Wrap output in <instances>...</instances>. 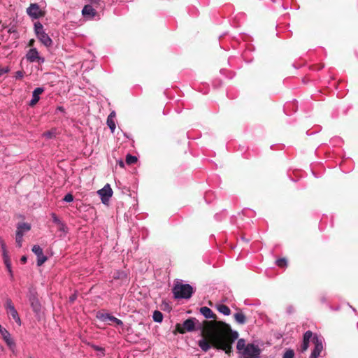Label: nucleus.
Listing matches in <instances>:
<instances>
[{"instance_id": "8fccbe9b", "label": "nucleus", "mask_w": 358, "mask_h": 358, "mask_svg": "<svg viewBox=\"0 0 358 358\" xmlns=\"http://www.w3.org/2000/svg\"><path fill=\"white\" fill-rule=\"evenodd\" d=\"M75 299L74 297H71V301H73Z\"/></svg>"}, {"instance_id": "f8f14e48", "label": "nucleus", "mask_w": 358, "mask_h": 358, "mask_svg": "<svg viewBox=\"0 0 358 358\" xmlns=\"http://www.w3.org/2000/svg\"><path fill=\"white\" fill-rule=\"evenodd\" d=\"M82 15L85 20H91L97 15V12L92 5L87 4L82 10Z\"/></svg>"}, {"instance_id": "9b49d317", "label": "nucleus", "mask_w": 358, "mask_h": 358, "mask_svg": "<svg viewBox=\"0 0 358 358\" xmlns=\"http://www.w3.org/2000/svg\"><path fill=\"white\" fill-rule=\"evenodd\" d=\"M31 250L37 257V266H40L46 262L47 257L43 255V249L38 245H34Z\"/></svg>"}, {"instance_id": "a211bd4d", "label": "nucleus", "mask_w": 358, "mask_h": 358, "mask_svg": "<svg viewBox=\"0 0 358 358\" xmlns=\"http://www.w3.org/2000/svg\"><path fill=\"white\" fill-rule=\"evenodd\" d=\"M112 278L113 280L127 281L128 280V274L124 271L116 270L113 273Z\"/></svg>"}, {"instance_id": "412c9836", "label": "nucleus", "mask_w": 358, "mask_h": 358, "mask_svg": "<svg viewBox=\"0 0 358 358\" xmlns=\"http://www.w3.org/2000/svg\"><path fill=\"white\" fill-rule=\"evenodd\" d=\"M31 229V225L26 222H20L17 225L16 231H20L22 235L24 236V233L29 231Z\"/></svg>"}, {"instance_id": "c03bdc74", "label": "nucleus", "mask_w": 358, "mask_h": 358, "mask_svg": "<svg viewBox=\"0 0 358 358\" xmlns=\"http://www.w3.org/2000/svg\"><path fill=\"white\" fill-rule=\"evenodd\" d=\"M92 3L96 4L100 0H90Z\"/></svg>"}, {"instance_id": "7ed1b4c3", "label": "nucleus", "mask_w": 358, "mask_h": 358, "mask_svg": "<svg viewBox=\"0 0 358 358\" xmlns=\"http://www.w3.org/2000/svg\"><path fill=\"white\" fill-rule=\"evenodd\" d=\"M193 293L194 289L190 285L181 282H176L173 288L174 298L177 299H189Z\"/></svg>"}, {"instance_id": "1a4fd4ad", "label": "nucleus", "mask_w": 358, "mask_h": 358, "mask_svg": "<svg viewBox=\"0 0 358 358\" xmlns=\"http://www.w3.org/2000/svg\"><path fill=\"white\" fill-rule=\"evenodd\" d=\"M27 13L31 18L35 20L38 19L43 15L40 6L36 3L30 4V6L27 8Z\"/></svg>"}, {"instance_id": "2eb2a0df", "label": "nucleus", "mask_w": 358, "mask_h": 358, "mask_svg": "<svg viewBox=\"0 0 358 358\" xmlns=\"http://www.w3.org/2000/svg\"><path fill=\"white\" fill-rule=\"evenodd\" d=\"M43 92V87H36L32 92V98L30 100L29 105L30 106H35L40 99V94H41Z\"/></svg>"}, {"instance_id": "b1692460", "label": "nucleus", "mask_w": 358, "mask_h": 358, "mask_svg": "<svg viewBox=\"0 0 358 358\" xmlns=\"http://www.w3.org/2000/svg\"><path fill=\"white\" fill-rule=\"evenodd\" d=\"M152 319L155 322H162L163 320V314L159 310H155L152 315Z\"/></svg>"}, {"instance_id": "6e6552de", "label": "nucleus", "mask_w": 358, "mask_h": 358, "mask_svg": "<svg viewBox=\"0 0 358 358\" xmlns=\"http://www.w3.org/2000/svg\"><path fill=\"white\" fill-rule=\"evenodd\" d=\"M103 203H107L113 195V190L109 184H106L97 192Z\"/></svg>"}, {"instance_id": "f03ea898", "label": "nucleus", "mask_w": 358, "mask_h": 358, "mask_svg": "<svg viewBox=\"0 0 358 358\" xmlns=\"http://www.w3.org/2000/svg\"><path fill=\"white\" fill-rule=\"evenodd\" d=\"M236 348L239 354L244 358H259L261 354V349L258 345L253 343H245V341L241 338L238 341Z\"/></svg>"}, {"instance_id": "a878e982", "label": "nucleus", "mask_w": 358, "mask_h": 358, "mask_svg": "<svg viewBox=\"0 0 358 358\" xmlns=\"http://www.w3.org/2000/svg\"><path fill=\"white\" fill-rule=\"evenodd\" d=\"M22 241H23V236L22 235L21 232L20 231H16L15 241L19 248L22 247Z\"/></svg>"}, {"instance_id": "37998d69", "label": "nucleus", "mask_w": 358, "mask_h": 358, "mask_svg": "<svg viewBox=\"0 0 358 358\" xmlns=\"http://www.w3.org/2000/svg\"><path fill=\"white\" fill-rule=\"evenodd\" d=\"M6 245V243L4 242V241L3 240L2 238H0V245L1 246H3V245Z\"/></svg>"}, {"instance_id": "3c124183", "label": "nucleus", "mask_w": 358, "mask_h": 358, "mask_svg": "<svg viewBox=\"0 0 358 358\" xmlns=\"http://www.w3.org/2000/svg\"><path fill=\"white\" fill-rule=\"evenodd\" d=\"M0 350H3V346L0 345Z\"/></svg>"}, {"instance_id": "393cba45", "label": "nucleus", "mask_w": 358, "mask_h": 358, "mask_svg": "<svg viewBox=\"0 0 358 358\" xmlns=\"http://www.w3.org/2000/svg\"><path fill=\"white\" fill-rule=\"evenodd\" d=\"M126 163L129 165L130 164H135L138 159L136 156H133L130 154H128L127 156H126Z\"/></svg>"}, {"instance_id": "a19ab883", "label": "nucleus", "mask_w": 358, "mask_h": 358, "mask_svg": "<svg viewBox=\"0 0 358 358\" xmlns=\"http://www.w3.org/2000/svg\"><path fill=\"white\" fill-rule=\"evenodd\" d=\"M34 39H31V40L29 41L28 45H29V46H33V45H34Z\"/></svg>"}, {"instance_id": "39448f33", "label": "nucleus", "mask_w": 358, "mask_h": 358, "mask_svg": "<svg viewBox=\"0 0 358 358\" xmlns=\"http://www.w3.org/2000/svg\"><path fill=\"white\" fill-rule=\"evenodd\" d=\"M313 342L315 346L310 354V358H318L323 350V340L317 334H314L313 337Z\"/></svg>"}, {"instance_id": "79ce46f5", "label": "nucleus", "mask_w": 358, "mask_h": 358, "mask_svg": "<svg viewBox=\"0 0 358 358\" xmlns=\"http://www.w3.org/2000/svg\"><path fill=\"white\" fill-rule=\"evenodd\" d=\"M1 251H2V252H3L8 251V250H7V248H6V245H3V246H1Z\"/></svg>"}, {"instance_id": "6ab92c4d", "label": "nucleus", "mask_w": 358, "mask_h": 358, "mask_svg": "<svg viewBox=\"0 0 358 358\" xmlns=\"http://www.w3.org/2000/svg\"><path fill=\"white\" fill-rule=\"evenodd\" d=\"M200 313L206 319H213L215 317V315L212 310L207 306H203L200 308Z\"/></svg>"}, {"instance_id": "0eeeda50", "label": "nucleus", "mask_w": 358, "mask_h": 358, "mask_svg": "<svg viewBox=\"0 0 358 358\" xmlns=\"http://www.w3.org/2000/svg\"><path fill=\"white\" fill-rule=\"evenodd\" d=\"M25 57L28 62L31 63L38 62V64H43L45 62V58L39 55L38 51L35 48L29 49Z\"/></svg>"}, {"instance_id": "cd10ccee", "label": "nucleus", "mask_w": 358, "mask_h": 358, "mask_svg": "<svg viewBox=\"0 0 358 358\" xmlns=\"http://www.w3.org/2000/svg\"><path fill=\"white\" fill-rule=\"evenodd\" d=\"M276 265L281 268H285L287 265V261L285 258H280L276 260Z\"/></svg>"}, {"instance_id": "ea45409f", "label": "nucleus", "mask_w": 358, "mask_h": 358, "mask_svg": "<svg viewBox=\"0 0 358 358\" xmlns=\"http://www.w3.org/2000/svg\"><path fill=\"white\" fill-rule=\"evenodd\" d=\"M22 263L25 264L27 261V257L26 256H22L20 259Z\"/></svg>"}, {"instance_id": "5701e85b", "label": "nucleus", "mask_w": 358, "mask_h": 358, "mask_svg": "<svg viewBox=\"0 0 358 358\" xmlns=\"http://www.w3.org/2000/svg\"><path fill=\"white\" fill-rule=\"evenodd\" d=\"M217 310L224 315H229L231 313L230 308L224 304L217 305Z\"/></svg>"}, {"instance_id": "49530a36", "label": "nucleus", "mask_w": 358, "mask_h": 358, "mask_svg": "<svg viewBox=\"0 0 358 358\" xmlns=\"http://www.w3.org/2000/svg\"><path fill=\"white\" fill-rule=\"evenodd\" d=\"M119 164L120 166L123 167L124 166V162L122 161H120L119 162Z\"/></svg>"}, {"instance_id": "dca6fc26", "label": "nucleus", "mask_w": 358, "mask_h": 358, "mask_svg": "<svg viewBox=\"0 0 358 358\" xmlns=\"http://www.w3.org/2000/svg\"><path fill=\"white\" fill-rule=\"evenodd\" d=\"M313 334L311 331H307L303 334V343L301 345V351H306L309 347L310 340L313 337Z\"/></svg>"}, {"instance_id": "f3484780", "label": "nucleus", "mask_w": 358, "mask_h": 358, "mask_svg": "<svg viewBox=\"0 0 358 358\" xmlns=\"http://www.w3.org/2000/svg\"><path fill=\"white\" fill-rule=\"evenodd\" d=\"M2 257H3V262L5 264V266L6 267V268H7V271L9 273L10 277V278H13V270H12V267H11V262H10V259L8 251L3 252H2Z\"/></svg>"}, {"instance_id": "4be33fe9", "label": "nucleus", "mask_w": 358, "mask_h": 358, "mask_svg": "<svg viewBox=\"0 0 358 358\" xmlns=\"http://www.w3.org/2000/svg\"><path fill=\"white\" fill-rule=\"evenodd\" d=\"M234 317L236 322L239 324H244L246 322L245 315L241 312L236 313Z\"/></svg>"}, {"instance_id": "603ef678", "label": "nucleus", "mask_w": 358, "mask_h": 358, "mask_svg": "<svg viewBox=\"0 0 358 358\" xmlns=\"http://www.w3.org/2000/svg\"><path fill=\"white\" fill-rule=\"evenodd\" d=\"M30 358H32V357H30Z\"/></svg>"}, {"instance_id": "f257e3e1", "label": "nucleus", "mask_w": 358, "mask_h": 358, "mask_svg": "<svg viewBox=\"0 0 358 358\" xmlns=\"http://www.w3.org/2000/svg\"><path fill=\"white\" fill-rule=\"evenodd\" d=\"M217 331L211 336V344L206 339L202 338L198 341V345L203 352H207L213 346L229 354L233 343L238 338V333L232 330L229 324L223 322H217Z\"/></svg>"}, {"instance_id": "de8ad7c7", "label": "nucleus", "mask_w": 358, "mask_h": 358, "mask_svg": "<svg viewBox=\"0 0 358 358\" xmlns=\"http://www.w3.org/2000/svg\"><path fill=\"white\" fill-rule=\"evenodd\" d=\"M246 212L248 213H249L250 215H252L253 213V212L252 210H247Z\"/></svg>"}, {"instance_id": "7c9ffc66", "label": "nucleus", "mask_w": 358, "mask_h": 358, "mask_svg": "<svg viewBox=\"0 0 358 358\" xmlns=\"http://www.w3.org/2000/svg\"><path fill=\"white\" fill-rule=\"evenodd\" d=\"M51 217L52 219V222L55 224H57L58 226L61 224L62 222L55 213H51Z\"/></svg>"}, {"instance_id": "ddd939ff", "label": "nucleus", "mask_w": 358, "mask_h": 358, "mask_svg": "<svg viewBox=\"0 0 358 358\" xmlns=\"http://www.w3.org/2000/svg\"><path fill=\"white\" fill-rule=\"evenodd\" d=\"M196 318L190 317L185 320L182 323V329H179L180 334H184L185 331L192 332L195 330Z\"/></svg>"}, {"instance_id": "e433bc0d", "label": "nucleus", "mask_w": 358, "mask_h": 358, "mask_svg": "<svg viewBox=\"0 0 358 358\" xmlns=\"http://www.w3.org/2000/svg\"><path fill=\"white\" fill-rule=\"evenodd\" d=\"M113 322H115L117 325H119V326L123 325L122 321L117 317L115 318V320H114Z\"/></svg>"}, {"instance_id": "c756f323", "label": "nucleus", "mask_w": 358, "mask_h": 358, "mask_svg": "<svg viewBox=\"0 0 358 358\" xmlns=\"http://www.w3.org/2000/svg\"><path fill=\"white\" fill-rule=\"evenodd\" d=\"M294 356V350L292 349L287 350L284 353L282 358H293Z\"/></svg>"}, {"instance_id": "72a5a7b5", "label": "nucleus", "mask_w": 358, "mask_h": 358, "mask_svg": "<svg viewBox=\"0 0 358 358\" xmlns=\"http://www.w3.org/2000/svg\"><path fill=\"white\" fill-rule=\"evenodd\" d=\"M59 231L66 233L67 232V227L64 222H62L61 224L59 225Z\"/></svg>"}, {"instance_id": "473e14b6", "label": "nucleus", "mask_w": 358, "mask_h": 358, "mask_svg": "<svg viewBox=\"0 0 358 358\" xmlns=\"http://www.w3.org/2000/svg\"><path fill=\"white\" fill-rule=\"evenodd\" d=\"M92 348L96 352H101L103 355L105 354V349L96 345H92Z\"/></svg>"}, {"instance_id": "4468645a", "label": "nucleus", "mask_w": 358, "mask_h": 358, "mask_svg": "<svg viewBox=\"0 0 358 358\" xmlns=\"http://www.w3.org/2000/svg\"><path fill=\"white\" fill-rule=\"evenodd\" d=\"M0 334L9 348H12L15 345V342L11 338L10 334L4 327L0 325Z\"/></svg>"}, {"instance_id": "bb28decb", "label": "nucleus", "mask_w": 358, "mask_h": 358, "mask_svg": "<svg viewBox=\"0 0 358 358\" xmlns=\"http://www.w3.org/2000/svg\"><path fill=\"white\" fill-rule=\"evenodd\" d=\"M106 123H107V125L108 126L109 129H110L111 132L114 133L115 128H116L115 120H112V119H110V117L107 118Z\"/></svg>"}, {"instance_id": "c85d7f7f", "label": "nucleus", "mask_w": 358, "mask_h": 358, "mask_svg": "<svg viewBox=\"0 0 358 358\" xmlns=\"http://www.w3.org/2000/svg\"><path fill=\"white\" fill-rule=\"evenodd\" d=\"M43 136L48 139L52 138L53 137L55 136V129L44 132L43 134Z\"/></svg>"}, {"instance_id": "09e8293b", "label": "nucleus", "mask_w": 358, "mask_h": 358, "mask_svg": "<svg viewBox=\"0 0 358 358\" xmlns=\"http://www.w3.org/2000/svg\"><path fill=\"white\" fill-rule=\"evenodd\" d=\"M321 300H322V302H323V303L325 302V299L324 298H322Z\"/></svg>"}, {"instance_id": "a18cd8bd", "label": "nucleus", "mask_w": 358, "mask_h": 358, "mask_svg": "<svg viewBox=\"0 0 358 358\" xmlns=\"http://www.w3.org/2000/svg\"><path fill=\"white\" fill-rule=\"evenodd\" d=\"M10 350L12 351V352L13 354H15V352H16V350H15V345L12 348H10Z\"/></svg>"}, {"instance_id": "9d476101", "label": "nucleus", "mask_w": 358, "mask_h": 358, "mask_svg": "<svg viewBox=\"0 0 358 358\" xmlns=\"http://www.w3.org/2000/svg\"><path fill=\"white\" fill-rule=\"evenodd\" d=\"M28 298L33 310L35 313H38L41 310V303L37 298L36 292L34 289H30Z\"/></svg>"}, {"instance_id": "20e7f679", "label": "nucleus", "mask_w": 358, "mask_h": 358, "mask_svg": "<svg viewBox=\"0 0 358 358\" xmlns=\"http://www.w3.org/2000/svg\"><path fill=\"white\" fill-rule=\"evenodd\" d=\"M34 32L37 38L45 47H50L52 44V41L48 34L45 33L43 24L40 22L34 23Z\"/></svg>"}, {"instance_id": "2f4dec72", "label": "nucleus", "mask_w": 358, "mask_h": 358, "mask_svg": "<svg viewBox=\"0 0 358 358\" xmlns=\"http://www.w3.org/2000/svg\"><path fill=\"white\" fill-rule=\"evenodd\" d=\"M63 201L67 203H70L73 201V196L72 194L68 193L63 198Z\"/></svg>"}, {"instance_id": "423d86ee", "label": "nucleus", "mask_w": 358, "mask_h": 358, "mask_svg": "<svg viewBox=\"0 0 358 358\" xmlns=\"http://www.w3.org/2000/svg\"><path fill=\"white\" fill-rule=\"evenodd\" d=\"M5 308L7 313L11 316V317L15 321V322L20 326V317L10 299H6Z\"/></svg>"}, {"instance_id": "aec40b11", "label": "nucleus", "mask_w": 358, "mask_h": 358, "mask_svg": "<svg viewBox=\"0 0 358 358\" xmlns=\"http://www.w3.org/2000/svg\"><path fill=\"white\" fill-rule=\"evenodd\" d=\"M96 318L102 322H106L108 320L114 322L116 317L111 315L110 313H103L101 312H98L96 313Z\"/></svg>"}, {"instance_id": "58836bf2", "label": "nucleus", "mask_w": 358, "mask_h": 358, "mask_svg": "<svg viewBox=\"0 0 358 358\" xmlns=\"http://www.w3.org/2000/svg\"><path fill=\"white\" fill-rule=\"evenodd\" d=\"M112 119V120H115V111H112L109 115L108 116L107 118H110Z\"/></svg>"}, {"instance_id": "c9c22d12", "label": "nucleus", "mask_w": 358, "mask_h": 358, "mask_svg": "<svg viewBox=\"0 0 358 358\" xmlns=\"http://www.w3.org/2000/svg\"><path fill=\"white\" fill-rule=\"evenodd\" d=\"M10 71L9 67H5L0 69V76L8 73Z\"/></svg>"}, {"instance_id": "4c0bfd02", "label": "nucleus", "mask_w": 358, "mask_h": 358, "mask_svg": "<svg viewBox=\"0 0 358 358\" xmlns=\"http://www.w3.org/2000/svg\"><path fill=\"white\" fill-rule=\"evenodd\" d=\"M57 112L64 113L65 112V109H64V108L63 106H59L56 108V113H57Z\"/></svg>"}, {"instance_id": "f704fd0d", "label": "nucleus", "mask_w": 358, "mask_h": 358, "mask_svg": "<svg viewBox=\"0 0 358 358\" xmlns=\"http://www.w3.org/2000/svg\"><path fill=\"white\" fill-rule=\"evenodd\" d=\"M24 77V72L22 71H17L16 73H15V78L16 79H21Z\"/></svg>"}]
</instances>
